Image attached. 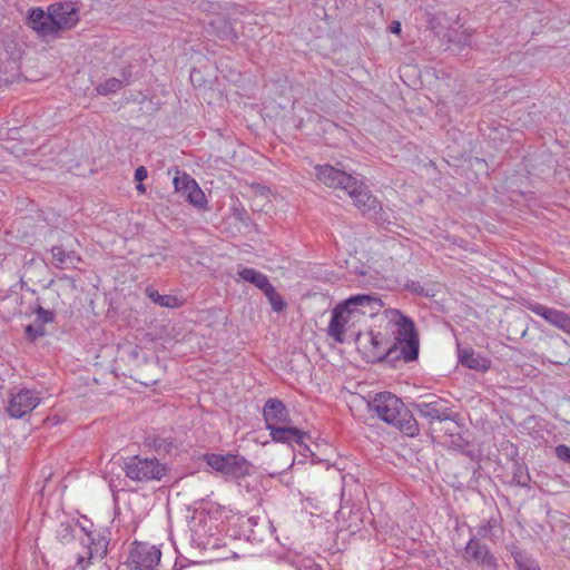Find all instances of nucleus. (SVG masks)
Returning <instances> with one entry per match:
<instances>
[{
    "label": "nucleus",
    "mask_w": 570,
    "mask_h": 570,
    "mask_svg": "<svg viewBox=\"0 0 570 570\" xmlns=\"http://www.w3.org/2000/svg\"><path fill=\"white\" fill-rule=\"evenodd\" d=\"M370 407L377 414V416L395 426L399 431L407 436H415L419 434V424L404 403L394 394L390 392H382L375 395L370 403Z\"/></svg>",
    "instance_id": "obj_1"
},
{
    "label": "nucleus",
    "mask_w": 570,
    "mask_h": 570,
    "mask_svg": "<svg viewBox=\"0 0 570 570\" xmlns=\"http://www.w3.org/2000/svg\"><path fill=\"white\" fill-rule=\"evenodd\" d=\"M345 193L353 199L354 205L368 219H372L380 225L391 223L387 212L383 209L382 204L370 193L367 186L363 181L354 178L345 189Z\"/></svg>",
    "instance_id": "obj_2"
},
{
    "label": "nucleus",
    "mask_w": 570,
    "mask_h": 570,
    "mask_svg": "<svg viewBox=\"0 0 570 570\" xmlns=\"http://www.w3.org/2000/svg\"><path fill=\"white\" fill-rule=\"evenodd\" d=\"M389 313L391 322L395 325L393 334L396 342L401 345V355L406 362L416 360L419 355V336L414 323L397 309H391Z\"/></svg>",
    "instance_id": "obj_3"
},
{
    "label": "nucleus",
    "mask_w": 570,
    "mask_h": 570,
    "mask_svg": "<svg viewBox=\"0 0 570 570\" xmlns=\"http://www.w3.org/2000/svg\"><path fill=\"white\" fill-rule=\"evenodd\" d=\"M126 476L138 482H149L161 480L166 473V468L156 458H140L138 455L129 458L125 462Z\"/></svg>",
    "instance_id": "obj_4"
},
{
    "label": "nucleus",
    "mask_w": 570,
    "mask_h": 570,
    "mask_svg": "<svg viewBox=\"0 0 570 570\" xmlns=\"http://www.w3.org/2000/svg\"><path fill=\"white\" fill-rule=\"evenodd\" d=\"M205 462L215 471L225 476L242 478L250 472V463L237 454H216L204 455Z\"/></svg>",
    "instance_id": "obj_5"
},
{
    "label": "nucleus",
    "mask_w": 570,
    "mask_h": 570,
    "mask_svg": "<svg viewBox=\"0 0 570 570\" xmlns=\"http://www.w3.org/2000/svg\"><path fill=\"white\" fill-rule=\"evenodd\" d=\"M161 558V552L156 546L145 542H134L127 566L130 570H157Z\"/></svg>",
    "instance_id": "obj_6"
},
{
    "label": "nucleus",
    "mask_w": 570,
    "mask_h": 570,
    "mask_svg": "<svg viewBox=\"0 0 570 570\" xmlns=\"http://www.w3.org/2000/svg\"><path fill=\"white\" fill-rule=\"evenodd\" d=\"M107 553V542L104 539L97 541L89 534L85 533L80 539V550L76 553V568L86 570L95 558L102 559Z\"/></svg>",
    "instance_id": "obj_7"
},
{
    "label": "nucleus",
    "mask_w": 570,
    "mask_h": 570,
    "mask_svg": "<svg viewBox=\"0 0 570 570\" xmlns=\"http://www.w3.org/2000/svg\"><path fill=\"white\" fill-rule=\"evenodd\" d=\"M41 397L38 392L21 389L19 392L11 395L7 411L11 417L20 419L32 412L39 405Z\"/></svg>",
    "instance_id": "obj_8"
},
{
    "label": "nucleus",
    "mask_w": 570,
    "mask_h": 570,
    "mask_svg": "<svg viewBox=\"0 0 570 570\" xmlns=\"http://www.w3.org/2000/svg\"><path fill=\"white\" fill-rule=\"evenodd\" d=\"M357 348L370 362L382 361L391 350L384 342V337L374 332L360 334L356 340Z\"/></svg>",
    "instance_id": "obj_9"
},
{
    "label": "nucleus",
    "mask_w": 570,
    "mask_h": 570,
    "mask_svg": "<svg viewBox=\"0 0 570 570\" xmlns=\"http://www.w3.org/2000/svg\"><path fill=\"white\" fill-rule=\"evenodd\" d=\"M55 35L73 28L78 21V10L72 2L53 3L49 6Z\"/></svg>",
    "instance_id": "obj_10"
},
{
    "label": "nucleus",
    "mask_w": 570,
    "mask_h": 570,
    "mask_svg": "<svg viewBox=\"0 0 570 570\" xmlns=\"http://www.w3.org/2000/svg\"><path fill=\"white\" fill-rule=\"evenodd\" d=\"M175 190L181 195L186 200L196 207H203L206 203L204 191L198 187L194 178L186 173L177 171L174 177Z\"/></svg>",
    "instance_id": "obj_11"
},
{
    "label": "nucleus",
    "mask_w": 570,
    "mask_h": 570,
    "mask_svg": "<svg viewBox=\"0 0 570 570\" xmlns=\"http://www.w3.org/2000/svg\"><path fill=\"white\" fill-rule=\"evenodd\" d=\"M317 179L325 186L334 189H345L354 180L355 177L337 169L331 165H316L315 166Z\"/></svg>",
    "instance_id": "obj_12"
},
{
    "label": "nucleus",
    "mask_w": 570,
    "mask_h": 570,
    "mask_svg": "<svg viewBox=\"0 0 570 570\" xmlns=\"http://www.w3.org/2000/svg\"><path fill=\"white\" fill-rule=\"evenodd\" d=\"M354 321H357V316L350 307H347V303L345 301L343 304L336 306L333 309L332 318L328 325V335L336 342L343 343L345 325Z\"/></svg>",
    "instance_id": "obj_13"
},
{
    "label": "nucleus",
    "mask_w": 570,
    "mask_h": 570,
    "mask_svg": "<svg viewBox=\"0 0 570 570\" xmlns=\"http://www.w3.org/2000/svg\"><path fill=\"white\" fill-rule=\"evenodd\" d=\"M527 308L542 317L550 325L568 334L570 328V315L563 311L542 305L537 302L527 303Z\"/></svg>",
    "instance_id": "obj_14"
},
{
    "label": "nucleus",
    "mask_w": 570,
    "mask_h": 570,
    "mask_svg": "<svg viewBox=\"0 0 570 570\" xmlns=\"http://www.w3.org/2000/svg\"><path fill=\"white\" fill-rule=\"evenodd\" d=\"M266 429L269 430L281 424H291L292 420L285 404L277 399H268L263 409Z\"/></svg>",
    "instance_id": "obj_15"
},
{
    "label": "nucleus",
    "mask_w": 570,
    "mask_h": 570,
    "mask_svg": "<svg viewBox=\"0 0 570 570\" xmlns=\"http://www.w3.org/2000/svg\"><path fill=\"white\" fill-rule=\"evenodd\" d=\"M347 307L358 317L360 315H367L373 317L379 314L383 307L382 301L375 295L360 294L346 299Z\"/></svg>",
    "instance_id": "obj_16"
},
{
    "label": "nucleus",
    "mask_w": 570,
    "mask_h": 570,
    "mask_svg": "<svg viewBox=\"0 0 570 570\" xmlns=\"http://www.w3.org/2000/svg\"><path fill=\"white\" fill-rule=\"evenodd\" d=\"M414 410L422 416L425 417L432 423L433 421H446L452 420V411L450 407L445 406L441 399L431 401V402H420L415 403Z\"/></svg>",
    "instance_id": "obj_17"
},
{
    "label": "nucleus",
    "mask_w": 570,
    "mask_h": 570,
    "mask_svg": "<svg viewBox=\"0 0 570 570\" xmlns=\"http://www.w3.org/2000/svg\"><path fill=\"white\" fill-rule=\"evenodd\" d=\"M464 559L475 562L478 566L487 569L495 567V559L490 553L489 548L476 539H471L464 550Z\"/></svg>",
    "instance_id": "obj_18"
},
{
    "label": "nucleus",
    "mask_w": 570,
    "mask_h": 570,
    "mask_svg": "<svg viewBox=\"0 0 570 570\" xmlns=\"http://www.w3.org/2000/svg\"><path fill=\"white\" fill-rule=\"evenodd\" d=\"M27 24L32 30H35L40 37H48L55 35L52 17L49 7L47 12L43 11L41 8H32L31 10H29Z\"/></svg>",
    "instance_id": "obj_19"
},
{
    "label": "nucleus",
    "mask_w": 570,
    "mask_h": 570,
    "mask_svg": "<svg viewBox=\"0 0 570 570\" xmlns=\"http://www.w3.org/2000/svg\"><path fill=\"white\" fill-rule=\"evenodd\" d=\"M274 442L302 444L306 433L291 424H281L268 430Z\"/></svg>",
    "instance_id": "obj_20"
},
{
    "label": "nucleus",
    "mask_w": 570,
    "mask_h": 570,
    "mask_svg": "<svg viewBox=\"0 0 570 570\" xmlns=\"http://www.w3.org/2000/svg\"><path fill=\"white\" fill-rule=\"evenodd\" d=\"M207 31L217 36L219 39L230 40L236 37V32L228 19L224 16H215L207 22Z\"/></svg>",
    "instance_id": "obj_21"
},
{
    "label": "nucleus",
    "mask_w": 570,
    "mask_h": 570,
    "mask_svg": "<svg viewBox=\"0 0 570 570\" xmlns=\"http://www.w3.org/2000/svg\"><path fill=\"white\" fill-rule=\"evenodd\" d=\"M460 361L462 365L468 368L479 372H487L491 366V361L472 350H464L460 352Z\"/></svg>",
    "instance_id": "obj_22"
},
{
    "label": "nucleus",
    "mask_w": 570,
    "mask_h": 570,
    "mask_svg": "<svg viewBox=\"0 0 570 570\" xmlns=\"http://www.w3.org/2000/svg\"><path fill=\"white\" fill-rule=\"evenodd\" d=\"M237 274L240 279L255 285L263 293L267 289V287H269L272 285L265 274H263L254 268L242 267L238 269Z\"/></svg>",
    "instance_id": "obj_23"
},
{
    "label": "nucleus",
    "mask_w": 570,
    "mask_h": 570,
    "mask_svg": "<svg viewBox=\"0 0 570 570\" xmlns=\"http://www.w3.org/2000/svg\"><path fill=\"white\" fill-rule=\"evenodd\" d=\"M472 35L468 29L455 30L449 33V42L455 46L459 50L464 49L471 45Z\"/></svg>",
    "instance_id": "obj_24"
},
{
    "label": "nucleus",
    "mask_w": 570,
    "mask_h": 570,
    "mask_svg": "<svg viewBox=\"0 0 570 570\" xmlns=\"http://www.w3.org/2000/svg\"><path fill=\"white\" fill-rule=\"evenodd\" d=\"M147 295L149 296V298L155 302L156 304L160 305V306H165V307H175L177 306V297L173 296V295H160L157 291L155 289H150L148 288L147 289Z\"/></svg>",
    "instance_id": "obj_25"
},
{
    "label": "nucleus",
    "mask_w": 570,
    "mask_h": 570,
    "mask_svg": "<svg viewBox=\"0 0 570 570\" xmlns=\"http://www.w3.org/2000/svg\"><path fill=\"white\" fill-rule=\"evenodd\" d=\"M265 296L267 297L268 302L272 305V308L274 312H282L286 304L283 299V297L276 292L275 287L271 285L267 287V289L264 292Z\"/></svg>",
    "instance_id": "obj_26"
},
{
    "label": "nucleus",
    "mask_w": 570,
    "mask_h": 570,
    "mask_svg": "<svg viewBox=\"0 0 570 570\" xmlns=\"http://www.w3.org/2000/svg\"><path fill=\"white\" fill-rule=\"evenodd\" d=\"M122 87V81L117 78H109L102 83L96 87V91L99 95L106 96L109 94L117 92Z\"/></svg>",
    "instance_id": "obj_27"
},
{
    "label": "nucleus",
    "mask_w": 570,
    "mask_h": 570,
    "mask_svg": "<svg viewBox=\"0 0 570 570\" xmlns=\"http://www.w3.org/2000/svg\"><path fill=\"white\" fill-rule=\"evenodd\" d=\"M53 264L57 267H65L69 262H71V255L66 253L61 246H53L51 248Z\"/></svg>",
    "instance_id": "obj_28"
},
{
    "label": "nucleus",
    "mask_w": 570,
    "mask_h": 570,
    "mask_svg": "<svg viewBox=\"0 0 570 570\" xmlns=\"http://www.w3.org/2000/svg\"><path fill=\"white\" fill-rule=\"evenodd\" d=\"M46 334V328L42 324H30L26 327V335L28 338L35 341Z\"/></svg>",
    "instance_id": "obj_29"
},
{
    "label": "nucleus",
    "mask_w": 570,
    "mask_h": 570,
    "mask_svg": "<svg viewBox=\"0 0 570 570\" xmlns=\"http://www.w3.org/2000/svg\"><path fill=\"white\" fill-rule=\"evenodd\" d=\"M499 528L498 521L491 518L485 524L479 528V534L483 538H493L495 533L494 529Z\"/></svg>",
    "instance_id": "obj_30"
},
{
    "label": "nucleus",
    "mask_w": 570,
    "mask_h": 570,
    "mask_svg": "<svg viewBox=\"0 0 570 570\" xmlns=\"http://www.w3.org/2000/svg\"><path fill=\"white\" fill-rule=\"evenodd\" d=\"M37 321L38 324H45L53 321V313L51 311L45 309L42 307H39L37 309Z\"/></svg>",
    "instance_id": "obj_31"
},
{
    "label": "nucleus",
    "mask_w": 570,
    "mask_h": 570,
    "mask_svg": "<svg viewBox=\"0 0 570 570\" xmlns=\"http://www.w3.org/2000/svg\"><path fill=\"white\" fill-rule=\"evenodd\" d=\"M556 455L561 461L570 463V448L569 446H567L564 444L558 445L556 448Z\"/></svg>",
    "instance_id": "obj_32"
},
{
    "label": "nucleus",
    "mask_w": 570,
    "mask_h": 570,
    "mask_svg": "<svg viewBox=\"0 0 570 570\" xmlns=\"http://www.w3.org/2000/svg\"><path fill=\"white\" fill-rule=\"evenodd\" d=\"M147 169L144 166H139L135 171V179L139 183L147 178Z\"/></svg>",
    "instance_id": "obj_33"
},
{
    "label": "nucleus",
    "mask_w": 570,
    "mask_h": 570,
    "mask_svg": "<svg viewBox=\"0 0 570 570\" xmlns=\"http://www.w3.org/2000/svg\"><path fill=\"white\" fill-rule=\"evenodd\" d=\"M518 566L519 570H540V568L533 563H523L518 561Z\"/></svg>",
    "instance_id": "obj_34"
},
{
    "label": "nucleus",
    "mask_w": 570,
    "mask_h": 570,
    "mask_svg": "<svg viewBox=\"0 0 570 570\" xmlns=\"http://www.w3.org/2000/svg\"><path fill=\"white\" fill-rule=\"evenodd\" d=\"M390 31L393 33H400L401 32V23L399 21L392 22L390 26Z\"/></svg>",
    "instance_id": "obj_35"
},
{
    "label": "nucleus",
    "mask_w": 570,
    "mask_h": 570,
    "mask_svg": "<svg viewBox=\"0 0 570 570\" xmlns=\"http://www.w3.org/2000/svg\"><path fill=\"white\" fill-rule=\"evenodd\" d=\"M137 189H138L139 191H145V186H144L142 184H139V185L137 186Z\"/></svg>",
    "instance_id": "obj_36"
},
{
    "label": "nucleus",
    "mask_w": 570,
    "mask_h": 570,
    "mask_svg": "<svg viewBox=\"0 0 570 570\" xmlns=\"http://www.w3.org/2000/svg\"><path fill=\"white\" fill-rule=\"evenodd\" d=\"M551 362L554 363V364H561L562 363L561 361H558V360L551 361Z\"/></svg>",
    "instance_id": "obj_37"
}]
</instances>
